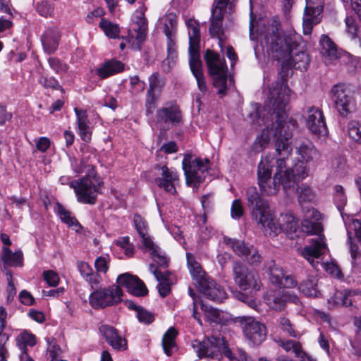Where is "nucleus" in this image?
<instances>
[{
    "instance_id": "53",
    "label": "nucleus",
    "mask_w": 361,
    "mask_h": 361,
    "mask_svg": "<svg viewBox=\"0 0 361 361\" xmlns=\"http://www.w3.org/2000/svg\"><path fill=\"white\" fill-rule=\"evenodd\" d=\"M348 241L350 243V252L352 257V264L355 268L359 269L361 267V253L358 251V246L352 243L350 233L348 232Z\"/></svg>"
},
{
    "instance_id": "2",
    "label": "nucleus",
    "mask_w": 361,
    "mask_h": 361,
    "mask_svg": "<svg viewBox=\"0 0 361 361\" xmlns=\"http://www.w3.org/2000/svg\"><path fill=\"white\" fill-rule=\"evenodd\" d=\"M290 92V89L284 85L283 80L276 83L275 87L269 88L268 101L263 109L257 112L259 125L264 124L267 128L262 130L261 135L256 139L257 149H264L271 137L275 139L276 149L277 140L283 141L287 133L290 134V137L286 139L287 144L291 147L289 140L292 137V132L288 126H285L287 116L286 109L289 102Z\"/></svg>"
},
{
    "instance_id": "39",
    "label": "nucleus",
    "mask_w": 361,
    "mask_h": 361,
    "mask_svg": "<svg viewBox=\"0 0 361 361\" xmlns=\"http://www.w3.org/2000/svg\"><path fill=\"white\" fill-rule=\"evenodd\" d=\"M56 208L57 214L62 222L67 224L70 227H73L76 231H78L82 228L81 225L75 219V217L72 215V213L64 208L63 205L57 203Z\"/></svg>"
},
{
    "instance_id": "6",
    "label": "nucleus",
    "mask_w": 361,
    "mask_h": 361,
    "mask_svg": "<svg viewBox=\"0 0 361 361\" xmlns=\"http://www.w3.org/2000/svg\"><path fill=\"white\" fill-rule=\"evenodd\" d=\"M88 176L78 180L71 181L70 187L73 188L77 197V200L82 204H94L97 195L100 192L99 189L103 185V181L98 176L94 168Z\"/></svg>"
},
{
    "instance_id": "32",
    "label": "nucleus",
    "mask_w": 361,
    "mask_h": 361,
    "mask_svg": "<svg viewBox=\"0 0 361 361\" xmlns=\"http://www.w3.org/2000/svg\"><path fill=\"white\" fill-rule=\"evenodd\" d=\"M318 281L316 276L310 275L306 280L299 284L298 290L307 297L318 298L321 295Z\"/></svg>"
},
{
    "instance_id": "10",
    "label": "nucleus",
    "mask_w": 361,
    "mask_h": 361,
    "mask_svg": "<svg viewBox=\"0 0 361 361\" xmlns=\"http://www.w3.org/2000/svg\"><path fill=\"white\" fill-rule=\"evenodd\" d=\"M122 295L121 288L112 285L92 292L89 297L90 304L94 309L105 308L117 305L121 301Z\"/></svg>"
},
{
    "instance_id": "11",
    "label": "nucleus",
    "mask_w": 361,
    "mask_h": 361,
    "mask_svg": "<svg viewBox=\"0 0 361 361\" xmlns=\"http://www.w3.org/2000/svg\"><path fill=\"white\" fill-rule=\"evenodd\" d=\"M232 269L234 281L242 290L258 291L260 289L259 276L255 271L250 270L238 261L233 262Z\"/></svg>"
},
{
    "instance_id": "15",
    "label": "nucleus",
    "mask_w": 361,
    "mask_h": 361,
    "mask_svg": "<svg viewBox=\"0 0 361 361\" xmlns=\"http://www.w3.org/2000/svg\"><path fill=\"white\" fill-rule=\"evenodd\" d=\"M149 87L145 98V108L147 114H152L161 97L166 84V80L158 72L153 73L148 79Z\"/></svg>"
},
{
    "instance_id": "46",
    "label": "nucleus",
    "mask_w": 361,
    "mask_h": 361,
    "mask_svg": "<svg viewBox=\"0 0 361 361\" xmlns=\"http://www.w3.org/2000/svg\"><path fill=\"white\" fill-rule=\"evenodd\" d=\"M277 327L283 333L292 337H297L298 334L294 329V325L290 320L285 317L281 316L276 320Z\"/></svg>"
},
{
    "instance_id": "59",
    "label": "nucleus",
    "mask_w": 361,
    "mask_h": 361,
    "mask_svg": "<svg viewBox=\"0 0 361 361\" xmlns=\"http://www.w3.org/2000/svg\"><path fill=\"white\" fill-rule=\"evenodd\" d=\"M43 277L49 286L56 287L59 283V276L54 271H44L43 272Z\"/></svg>"
},
{
    "instance_id": "34",
    "label": "nucleus",
    "mask_w": 361,
    "mask_h": 361,
    "mask_svg": "<svg viewBox=\"0 0 361 361\" xmlns=\"http://www.w3.org/2000/svg\"><path fill=\"white\" fill-rule=\"evenodd\" d=\"M188 28L189 35V50L200 49V31L197 22L193 19H189L186 21Z\"/></svg>"
},
{
    "instance_id": "17",
    "label": "nucleus",
    "mask_w": 361,
    "mask_h": 361,
    "mask_svg": "<svg viewBox=\"0 0 361 361\" xmlns=\"http://www.w3.org/2000/svg\"><path fill=\"white\" fill-rule=\"evenodd\" d=\"M323 10L324 2L322 0H306L302 21L305 35H310L313 27L320 23Z\"/></svg>"
},
{
    "instance_id": "49",
    "label": "nucleus",
    "mask_w": 361,
    "mask_h": 361,
    "mask_svg": "<svg viewBox=\"0 0 361 361\" xmlns=\"http://www.w3.org/2000/svg\"><path fill=\"white\" fill-rule=\"evenodd\" d=\"M99 27L109 37L116 38L118 37L120 30L117 25L113 24L111 22L104 18H102L99 23Z\"/></svg>"
},
{
    "instance_id": "54",
    "label": "nucleus",
    "mask_w": 361,
    "mask_h": 361,
    "mask_svg": "<svg viewBox=\"0 0 361 361\" xmlns=\"http://www.w3.org/2000/svg\"><path fill=\"white\" fill-rule=\"evenodd\" d=\"M36 10L40 16L47 18L51 16L54 11V5L49 1L42 0L37 3Z\"/></svg>"
},
{
    "instance_id": "9",
    "label": "nucleus",
    "mask_w": 361,
    "mask_h": 361,
    "mask_svg": "<svg viewBox=\"0 0 361 361\" xmlns=\"http://www.w3.org/2000/svg\"><path fill=\"white\" fill-rule=\"evenodd\" d=\"M209 160L208 159H202L194 157L190 154L184 156L182 161V166L188 185L192 183H200L204 180L205 173L209 166Z\"/></svg>"
},
{
    "instance_id": "42",
    "label": "nucleus",
    "mask_w": 361,
    "mask_h": 361,
    "mask_svg": "<svg viewBox=\"0 0 361 361\" xmlns=\"http://www.w3.org/2000/svg\"><path fill=\"white\" fill-rule=\"evenodd\" d=\"M16 342L19 350H27V346L32 347L36 344V337L25 330L16 336Z\"/></svg>"
},
{
    "instance_id": "26",
    "label": "nucleus",
    "mask_w": 361,
    "mask_h": 361,
    "mask_svg": "<svg viewBox=\"0 0 361 361\" xmlns=\"http://www.w3.org/2000/svg\"><path fill=\"white\" fill-rule=\"evenodd\" d=\"M60 38L61 33L57 27L47 28L41 37L44 51L49 54L54 53L58 49Z\"/></svg>"
},
{
    "instance_id": "43",
    "label": "nucleus",
    "mask_w": 361,
    "mask_h": 361,
    "mask_svg": "<svg viewBox=\"0 0 361 361\" xmlns=\"http://www.w3.org/2000/svg\"><path fill=\"white\" fill-rule=\"evenodd\" d=\"M178 334L175 328L171 327L164 334L162 338V346L164 353L167 355H171L172 349L176 347L175 338Z\"/></svg>"
},
{
    "instance_id": "51",
    "label": "nucleus",
    "mask_w": 361,
    "mask_h": 361,
    "mask_svg": "<svg viewBox=\"0 0 361 361\" xmlns=\"http://www.w3.org/2000/svg\"><path fill=\"white\" fill-rule=\"evenodd\" d=\"M334 202L338 209V210H341L343 209L344 206L346 204L347 198L344 193V189L343 186L340 185H336L334 187Z\"/></svg>"
},
{
    "instance_id": "55",
    "label": "nucleus",
    "mask_w": 361,
    "mask_h": 361,
    "mask_svg": "<svg viewBox=\"0 0 361 361\" xmlns=\"http://www.w3.org/2000/svg\"><path fill=\"white\" fill-rule=\"evenodd\" d=\"M200 307L210 321L216 322L220 319V312L217 309L204 304L202 300H200Z\"/></svg>"
},
{
    "instance_id": "44",
    "label": "nucleus",
    "mask_w": 361,
    "mask_h": 361,
    "mask_svg": "<svg viewBox=\"0 0 361 361\" xmlns=\"http://www.w3.org/2000/svg\"><path fill=\"white\" fill-rule=\"evenodd\" d=\"M167 58L163 61V66L165 64L168 65L167 69L165 71H169L170 68V63H173L174 60L177 58L176 44V35H167Z\"/></svg>"
},
{
    "instance_id": "61",
    "label": "nucleus",
    "mask_w": 361,
    "mask_h": 361,
    "mask_svg": "<svg viewBox=\"0 0 361 361\" xmlns=\"http://www.w3.org/2000/svg\"><path fill=\"white\" fill-rule=\"evenodd\" d=\"M74 111L77 116L78 129L82 127L89 126L87 111L78 108H75Z\"/></svg>"
},
{
    "instance_id": "3",
    "label": "nucleus",
    "mask_w": 361,
    "mask_h": 361,
    "mask_svg": "<svg viewBox=\"0 0 361 361\" xmlns=\"http://www.w3.org/2000/svg\"><path fill=\"white\" fill-rule=\"evenodd\" d=\"M267 40L272 57L281 62L279 78L270 88L275 87L282 80L284 85L288 88L286 84V72L288 69L293 67L301 71L306 70L310 63L309 56L305 51L302 38L295 32L281 34L276 30L272 32Z\"/></svg>"
},
{
    "instance_id": "50",
    "label": "nucleus",
    "mask_w": 361,
    "mask_h": 361,
    "mask_svg": "<svg viewBox=\"0 0 361 361\" xmlns=\"http://www.w3.org/2000/svg\"><path fill=\"white\" fill-rule=\"evenodd\" d=\"M348 133L353 140L361 142V123L356 121H350L348 124Z\"/></svg>"
},
{
    "instance_id": "56",
    "label": "nucleus",
    "mask_w": 361,
    "mask_h": 361,
    "mask_svg": "<svg viewBox=\"0 0 361 361\" xmlns=\"http://www.w3.org/2000/svg\"><path fill=\"white\" fill-rule=\"evenodd\" d=\"M48 63L50 68L57 74L66 73L68 69V66L56 57H50L48 59Z\"/></svg>"
},
{
    "instance_id": "40",
    "label": "nucleus",
    "mask_w": 361,
    "mask_h": 361,
    "mask_svg": "<svg viewBox=\"0 0 361 361\" xmlns=\"http://www.w3.org/2000/svg\"><path fill=\"white\" fill-rule=\"evenodd\" d=\"M279 344L286 351L292 350L295 353V357L299 358L300 361H307L305 358L307 357V355L302 350L301 344L299 342L293 340H279Z\"/></svg>"
},
{
    "instance_id": "14",
    "label": "nucleus",
    "mask_w": 361,
    "mask_h": 361,
    "mask_svg": "<svg viewBox=\"0 0 361 361\" xmlns=\"http://www.w3.org/2000/svg\"><path fill=\"white\" fill-rule=\"evenodd\" d=\"M264 300L270 309L278 312L284 310L288 303L301 305L296 294L283 290H270L264 296Z\"/></svg>"
},
{
    "instance_id": "24",
    "label": "nucleus",
    "mask_w": 361,
    "mask_h": 361,
    "mask_svg": "<svg viewBox=\"0 0 361 361\" xmlns=\"http://www.w3.org/2000/svg\"><path fill=\"white\" fill-rule=\"evenodd\" d=\"M200 291L209 300L221 302L226 298L224 288L212 279L197 286Z\"/></svg>"
},
{
    "instance_id": "4",
    "label": "nucleus",
    "mask_w": 361,
    "mask_h": 361,
    "mask_svg": "<svg viewBox=\"0 0 361 361\" xmlns=\"http://www.w3.org/2000/svg\"><path fill=\"white\" fill-rule=\"evenodd\" d=\"M247 207L251 216L261 226L265 235H276L283 231L291 238L299 228L298 220L291 214L281 215L277 219L270 212L267 202L262 198L255 187L248 188L246 192Z\"/></svg>"
},
{
    "instance_id": "48",
    "label": "nucleus",
    "mask_w": 361,
    "mask_h": 361,
    "mask_svg": "<svg viewBox=\"0 0 361 361\" xmlns=\"http://www.w3.org/2000/svg\"><path fill=\"white\" fill-rule=\"evenodd\" d=\"M37 81L43 87L46 89H51L53 90H60L61 92H64L63 87L53 76L41 75L39 77Z\"/></svg>"
},
{
    "instance_id": "47",
    "label": "nucleus",
    "mask_w": 361,
    "mask_h": 361,
    "mask_svg": "<svg viewBox=\"0 0 361 361\" xmlns=\"http://www.w3.org/2000/svg\"><path fill=\"white\" fill-rule=\"evenodd\" d=\"M164 25L163 31L166 36L176 35L177 20L176 16L173 13H169L162 18Z\"/></svg>"
},
{
    "instance_id": "12",
    "label": "nucleus",
    "mask_w": 361,
    "mask_h": 361,
    "mask_svg": "<svg viewBox=\"0 0 361 361\" xmlns=\"http://www.w3.org/2000/svg\"><path fill=\"white\" fill-rule=\"evenodd\" d=\"M232 1L233 0H214L212 8L209 32L212 37H216L218 39V44L221 51H223L224 42L223 39L224 13L227 5H231Z\"/></svg>"
},
{
    "instance_id": "52",
    "label": "nucleus",
    "mask_w": 361,
    "mask_h": 361,
    "mask_svg": "<svg viewBox=\"0 0 361 361\" xmlns=\"http://www.w3.org/2000/svg\"><path fill=\"white\" fill-rule=\"evenodd\" d=\"M298 201L301 202H311L314 198L312 190L307 185H302L297 190Z\"/></svg>"
},
{
    "instance_id": "33",
    "label": "nucleus",
    "mask_w": 361,
    "mask_h": 361,
    "mask_svg": "<svg viewBox=\"0 0 361 361\" xmlns=\"http://www.w3.org/2000/svg\"><path fill=\"white\" fill-rule=\"evenodd\" d=\"M1 260L8 266L20 267L23 265V254L20 250L13 252L10 248L3 247Z\"/></svg>"
},
{
    "instance_id": "31",
    "label": "nucleus",
    "mask_w": 361,
    "mask_h": 361,
    "mask_svg": "<svg viewBox=\"0 0 361 361\" xmlns=\"http://www.w3.org/2000/svg\"><path fill=\"white\" fill-rule=\"evenodd\" d=\"M353 295H355L353 290H337L328 299V303L332 307H350L353 305Z\"/></svg>"
},
{
    "instance_id": "38",
    "label": "nucleus",
    "mask_w": 361,
    "mask_h": 361,
    "mask_svg": "<svg viewBox=\"0 0 361 361\" xmlns=\"http://www.w3.org/2000/svg\"><path fill=\"white\" fill-rule=\"evenodd\" d=\"M6 312L3 307H0V361L6 360L7 350L5 347L8 336L6 334L3 333L6 324Z\"/></svg>"
},
{
    "instance_id": "36",
    "label": "nucleus",
    "mask_w": 361,
    "mask_h": 361,
    "mask_svg": "<svg viewBox=\"0 0 361 361\" xmlns=\"http://www.w3.org/2000/svg\"><path fill=\"white\" fill-rule=\"evenodd\" d=\"M145 10V7L143 5L142 7H140V11H137L139 14L137 16V27L135 28V31L137 32L136 39L137 40L138 43H142L144 42L147 30V23L144 15Z\"/></svg>"
},
{
    "instance_id": "60",
    "label": "nucleus",
    "mask_w": 361,
    "mask_h": 361,
    "mask_svg": "<svg viewBox=\"0 0 361 361\" xmlns=\"http://www.w3.org/2000/svg\"><path fill=\"white\" fill-rule=\"evenodd\" d=\"M137 317L139 322L145 324H150L154 319V314L142 307L138 309V311L137 312Z\"/></svg>"
},
{
    "instance_id": "63",
    "label": "nucleus",
    "mask_w": 361,
    "mask_h": 361,
    "mask_svg": "<svg viewBox=\"0 0 361 361\" xmlns=\"http://www.w3.org/2000/svg\"><path fill=\"white\" fill-rule=\"evenodd\" d=\"M298 286V281L294 276L291 274H284V277L282 279V283L281 285H278L279 287H283L285 288H293Z\"/></svg>"
},
{
    "instance_id": "64",
    "label": "nucleus",
    "mask_w": 361,
    "mask_h": 361,
    "mask_svg": "<svg viewBox=\"0 0 361 361\" xmlns=\"http://www.w3.org/2000/svg\"><path fill=\"white\" fill-rule=\"evenodd\" d=\"M325 268L326 271L334 278L338 279L343 278L341 270L337 264L334 263H327L325 265Z\"/></svg>"
},
{
    "instance_id": "28",
    "label": "nucleus",
    "mask_w": 361,
    "mask_h": 361,
    "mask_svg": "<svg viewBox=\"0 0 361 361\" xmlns=\"http://www.w3.org/2000/svg\"><path fill=\"white\" fill-rule=\"evenodd\" d=\"M124 63L116 59L106 60L96 69V74L103 80L121 73L124 70Z\"/></svg>"
},
{
    "instance_id": "41",
    "label": "nucleus",
    "mask_w": 361,
    "mask_h": 361,
    "mask_svg": "<svg viewBox=\"0 0 361 361\" xmlns=\"http://www.w3.org/2000/svg\"><path fill=\"white\" fill-rule=\"evenodd\" d=\"M265 266L269 271V279L271 283L276 286L281 285L285 274L282 267L276 265L274 261L267 262Z\"/></svg>"
},
{
    "instance_id": "57",
    "label": "nucleus",
    "mask_w": 361,
    "mask_h": 361,
    "mask_svg": "<svg viewBox=\"0 0 361 361\" xmlns=\"http://www.w3.org/2000/svg\"><path fill=\"white\" fill-rule=\"evenodd\" d=\"M5 270V274L6 277V281L8 283L6 291H7V300L8 301H12L14 296L16 294V288L13 283V278L12 272L10 270L6 269L4 268Z\"/></svg>"
},
{
    "instance_id": "16",
    "label": "nucleus",
    "mask_w": 361,
    "mask_h": 361,
    "mask_svg": "<svg viewBox=\"0 0 361 361\" xmlns=\"http://www.w3.org/2000/svg\"><path fill=\"white\" fill-rule=\"evenodd\" d=\"M332 99L336 108L342 116H346L355 106V102L349 88L343 85H334L331 89Z\"/></svg>"
},
{
    "instance_id": "23",
    "label": "nucleus",
    "mask_w": 361,
    "mask_h": 361,
    "mask_svg": "<svg viewBox=\"0 0 361 361\" xmlns=\"http://www.w3.org/2000/svg\"><path fill=\"white\" fill-rule=\"evenodd\" d=\"M99 331L102 336L109 345L117 350H125L127 348V341L118 335L117 330L112 326L102 324Z\"/></svg>"
},
{
    "instance_id": "1",
    "label": "nucleus",
    "mask_w": 361,
    "mask_h": 361,
    "mask_svg": "<svg viewBox=\"0 0 361 361\" xmlns=\"http://www.w3.org/2000/svg\"><path fill=\"white\" fill-rule=\"evenodd\" d=\"M285 139L276 142V152L279 158L275 160L273 157L267 155L262 157L258 164V185L263 193L267 195H276L281 185L284 190L294 188L300 181L308 176V171L302 164H294L288 169L286 168V159L291 154L292 147L288 145L286 139L290 134L285 135Z\"/></svg>"
},
{
    "instance_id": "27",
    "label": "nucleus",
    "mask_w": 361,
    "mask_h": 361,
    "mask_svg": "<svg viewBox=\"0 0 361 361\" xmlns=\"http://www.w3.org/2000/svg\"><path fill=\"white\" fill-rule=\"evenodd\" d=\"M320 53L322 55L324 62L328 64L338 59L341 53L337 50L336 44L325 35H323L319 41Z\"/></svg>"
},
{
    "instance_id": "45",
    "label": "nucleus",
    "mask_w": 361,
    "mask_h": 361,
    "mask_svg": "<svg viewBox=\"0 0 361 361\" xmlns=\"http://www.w3.org/2000/svg\"><path fill=\"white\" fill-rule=\"evenodd\" d=\"M189 54L190 68L194 77L203 74L202 63L200 59V50H189Z\"/></svg>"
},
{
    "instance_id": "18",
    "label": "nucleus",
    "mask_w": 361,
    "mask_h": 361,
    "mask_svg": "<svg viewBox=\"0 0 361 361\" xmlns=\"http://www.w3.org/2000/svg\"><path fill=\"white\" fill-rule=\"evenodd\" d=\"M225 243L235 255L244 258L250 265L257 266L261 263L262 257L254 246H248L244 241L233 238H225Z\"/></svg>"
},
{
    "instance_id": "8",
    "label": "nucleus",
    "mask_w": 361,
    "mask_h": 361,
    "mask_svg": "<svg viewBox=\"0 0 361 361\" xmlns=\"http://www.w3.org/2000/svg\"><path fill=\"white\" fill-rule=\"evenodd\" d=\"M183 122V114L175 102H168L156 111L154 123L160 131H167Z\"/></svg>"
},
{
    "instance_id": "35",
    "label": "nucleus",
    "mask_w": 361,
    "mask_h": 361,
    "mask_svg": "<svg viewBox=\"0 0 361 361\" xmlns=\"http://www.w3.org/2000/svg\"><path fill=\"white\" fill-rule=\"evenodd\" d=\"M149 243V245H145L140 247V248L145 252H150L151 257L159 267L166 268L168 267L167 257L161 254L159 247L155 245L153 241Z\"/></svg>"
},
{
    "instance_id": "62",
    "label": "nucleus",
    "mask_w": 361,
    "mask_h": 361,
    "mask_svg": "<svg viewBox=\"0 0 361 361\" xmlns=\"http://www.w3.org/2000/svg\"><path fill=\"white\" fill-rule=\"evenodd\" d=\"M231 214L233 219H239L243 214L241 201L238 199L233 200L231 208Z\"/></svg>"
},
{
    "instance_id": "13",
    "label": "nucleus",
    "mask_w": 361,
    "mask_h": 361,
    "mask_svg": "<svg viewBox=\"0 0 361 361\" xmlns=\"http://www.w3.org/2000/svg\"><path fill=\"white\" fill-rule=\"evenodd\" d=\"M225 341L223 337L212 336L205 338L202 341L195 340L192 343V347L200 358H219L221 356V351Z\"/></svg>"
},
{
    "instance_id": "25",
    "label": "nucleus",
    "mask_w": 361,
    "mask_h": 361,
    "mask_svg": "<svg viewBox=\"0 0 361 361\" xmlns=\"http://www.w3.org/2000/svg\"><path fill=\"white\" fill-rule=\"evenodd\" d=\"M149 269L154 274L159 282L157 289L161 297L164 298L171 292V281L170 279L171 272L169 271H161L156 267L154 264H150Z\"/></svg>"
},
{
    "instance_id": "5",
    "label": "nucleus",
    "mask_w": 361,
    "mask_h": 361,
    "mask_svg": "<svg viewBox=\"0 0 361 361\" xmlns=\"http://www.w3.org/2000/svg\"><path fill=\"white\" fill-rule=\"evenodd\" d=\"M321 214L314 208H307L304 214L301 222L302 231L308 235H315L311 239L310 245L305 246L302 250L303 257L311 264L314 268L317 267V259L324 255L327 250L324 242V236L321 234L323 228L320 221Z\"/></svg>"
},
{
    "instance_id": "20",
    "label": "nucleus",
    "mask_w": 361,
    "mask_h": 361,
    "mask_svg": "<svg viewBox=\"0 0 361 361\" xmlns=\"http://www.w3.org/2000/svg\"><path fill=\"white\" fill-rule=\"evenodd\" d=\"M306 126L310 132L319 136L327 133V127L323 112L315 106L308 108L307 111Z\"/></svg>"
},
{
    "instance_id": "29",
    "label": "nucleus",
    "mask_w": 361,
    "mask_h": 361,
    "mask_svg": "<svg viewBox=\"0 0 361 361\" xmlns=\"http://www.w3.org/2000/svg\"><path fill=\"white\" fill-rule=\"evenodd\" d=\"M186 258L188 268L192 276V280L195 282V284L197 286L210 279L207 276L201 264L195 259V257L192 254L187 252Z\"/></svg>"
},
{
    "instance_id": "22",
    "label": "nucleus",
    "mask_w": 361,
    "mask_h": 361,
    "mask_svg": "<svg viewBox=\"0 0 361 361\" xmlns=\"http://www.w3.org/2000/svg\"><path fill=\"white\" fill-rule=\"evenodd\" d=\"M155 169L161 171L160 176L154 179L158 187L163 188L166 192L175 195L176 193V183L178 180L176 172L170 170L166 166L156 165Z\"/></svg>"
},
{
    "instance_id": "58",
    "label": "nucleus",
    "mask_w": 361,
    "mask_h": 361,
    "mask_svg": "<svg viewBox=\"0 0 361 361\" xmlns=\"http://www.w3.org/2000/svg\"><path fill=\"white\" fill-rule=\"evenodd\" d=\"M346 31L352 39L357 37L358 26L354 18L347 16L345 19Z\"/></svg>"
},
{
    "instance_id": "21",
    "label": "nucleus",
    "mask_w": 361,
    "mask_h": 361,
    "mask_svg": "<svg viewBox=\"0 0 361 361\" xmlns=\"http://www.w3.org/2000/svg\"><path fill=\"white\" fill-rule=\"evenodd\" d=\"M116 283L118 286L125 287L130 293L137 297L144 296L148 292L144 283L137 276L128 273L120 274Z\"/></svg>"
},
{
    "instance_id": "37",
    "label": "nucleus",
    "mask_w": 361,
    "mask_h": 361,
    "mask_svg": "<svg viewBox=\"0 0 361 361\" xmlns=\"http://www.w3.org/2000/svg\"><path fill=\"white\" fill-rule=\"evenodd\" d=\"M133 221L135 228L142 238V246L149 245V243L152 241L149 235L147 234V224L146 221L138 214H135Z\"/></svg>"
},
{
    "instance_id": "7",
    "label": "nucleus",
    "mask_w": 361,
    "mask_h": 361,
    "mask_svg": "<svg viewBox=\"0 0 361 361\" xmlns=\"http://www.w3.org/2000/svg\"><path fill=\"white\" fill-rule=\"evenodd\" d=\"M213 85L218 89V94L225 95L227 90L228 68L224 59L212 50L207 49L204 56Z\"/></svg>"
},
{
    "instance_id": "30",
    "label": "nucleus",
    "mask_w": 361,
    "mask_h": 361,
    "mask_svg": "<svg viewBox=\"0 0 361 361\" xmlns=\"http://www.w3.org/2000/svg\"><path fill=\"white\" fill-rule=\"evenodd\" d=\"M295 149L297 154L299 156L297 158L298 162L295 164H302L305 167L306 166L304 162L309 163L319 157L318 151L309 140L301 142L298 147H296ZM305 169H307V168Z\"/></svg>"
},
{
    "instance_id": "19",
    "label": "nucleus",
    "mask_w": 361,
    "mask_h": 361,
    "mask_svg": "<svg viewBox=\"0 0 361 361\" xmlns=\"http://www.w3.org/2000/svg\"><path fill=\"white\" fill-rule=\"evenodd\" d=\"M243 334L249 345L255 347L259 345L265 340L267 328L264 324L249 318L244 324Z\"/></svg>"
}]
</instances>
